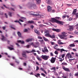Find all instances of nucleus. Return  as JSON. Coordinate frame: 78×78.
<instances>
[{
    "label": "nucleus",
    "mask_w": 78,
    "mask_h": 78,
    "mask_svg": "<svg viewBox=\"0 0 78 78\" xmlns=\"http://www.w3.org/2000/svg\"><path fill=\"white\" fill-rule=\"evenodd\" d=\"M36 58L38 59V60L39 61H42V60L41 59V58H40V57L39 56L37 55L36 57Z\"/></svg>",
    "instance_id": "aec40b11"
},
{
    "label": "nucleus",
    "mask_w": 78,
    "mask_h": 78,
    "mask_svg": "<svg viewBox=\"0 0 78 78\" xmlns=\"http://www.w3.org/2000/svg\"><path fill=\"white\" fill-rule=\"evenodd\" d=\"M62 65H63L64 66H67V63L63 62L62 63Z\"/></svg>",
    "instance_id": "72a5a7b5"
},
{
    "label": "nucleus",
    "mask_w": 78,
    "mask_h": 78,
    "mask_svg": "<svg viewBox=\"0 0 78 78\" xmlns=\"http://www.w3.org/2000/svg\"><path fill=\"white\" fill-rule=\"evenodd\" d=\"M37 34H40V32L38 30L37 31L36 33Z\"/></svg>",
    "instance_id": "49530a36"
},
{
    "label": "nucleus",
    "mask_w": 78,
    "mask_h": 78,
    "mask_svg": "<svg viewBox=\"0 0 78 78\" xmlns=\"http://www.w3.org/2000/svg\"><path fill=\"white\" fill-rule=\"evenodd\" d=\"M39 42H41V44H42L44 42V40H39Z\"/></svg>",
    "instance_id": "ea45409f"
},
{
    "label": "nucleus",
    "mask_w": 78,
    "mask_h": 78,
    "mask_svg": "<svg viewBox=\"0 0 78 78\" xmlns=\"http://www.w3.org/2000/svg\"><path fill=\"white\" fill-rule=\"evenodd\" d=\"M37 4H39L41 3V0H36Z\"/></svg>",
    "instance_id": "c756f323"
},
{
    "label": "nucleus",
    "mask_w": 78,
    "mask_h": 78,
    "mask_svg": "<svg viewBox=\"0 0 78 78\" xmlns=\"http://www.w3.org/2000/svg\"><path fill=\"white\" fill-rule=\"evenodd\" d=\"M58 44L59 45H63L64 43L61 42V40H59L58 41Z\"/></svg>",
    "instance_id": "f3484780"
},
{
    "label": "nucleus",
    "mask_w": 78,
    "mask_h": 78,
    "mask_svg": "<svg viewBox=\"0 0 78 78\" xmlns=\"http://www.w3.org/2000/svg\"><path fill=\"white\" fill-rule=\"evenodd\" d=\"M2 28L3 30H5V29H6V27H2Z\"/></svg>",
    "instance_id": "864d4df0"
},
{
    "label": "nucleus",
    "mask_w": 78,
    "mask_h": 78,
    "mask_svg": "<svg viewBox=\"0 0 78 78\" xmlns=\"http://www.w3.org/2000/svg\"><path fill=\"white\" fill-rule=\"evenodd\" d=\"M23 64L24 66H27V63H23Z\"/></svg>",
    "instance_id": "338daca9"
},
{
    "label": "nucleus",
    "mask_w": 78,
    "mask_h": 78,
    "mask_svg": "<svg viewBox=\"0 0 78 78\" xmlns=\"http://www.w3.org/2000/svg\"><path fill=\"white\" fill-rule=\"evenodd\" d=\"M56 59V58H54L53 57H52L50 61L51 63H55Z\"/></svg>",
    "instance_id": "9d476101"
},
{
    "label": "nucleus",
    "mask_w": 78,
    "mask_h": 78,
    "mask_svg": "<svg viewBox=\"0 0 78 78\" xmlns=\"http://www.w3.org/2000/svg\"><path fill=\"white\" fill-rule=\"evenodd\" d=\"M58 45L56 44L54 45V46L53 48H54V49L56 50L57 49V48H58Z\"/></svg>",
    "instance_id": "393cba45"
},
{
    "label": "nucleus",
    "mask_w": 78,
    "mask_h": 78,
    "mask_svg": "<svg viewBox=\"0 0 78 78\" xmlns=\"http://www.w3.org/2000/svg\"><path fill=\"white\" fill-rule=\"evenodd\" d=\"M18 42H19V43H21L22 44H25V42L23 41H21V40H19L17 41Z\"/></svg>",
    "instance_id": "a211bd4d"
},
{
    "label": "nucleus",
    "mask_w": 78,
    "mask_h": 78,
    "mask_svg": "<svg viewBox=\"0 0 78 78\" xmlns=\"http://www.w3.org/2000/svg\"><path fill=\"white\" fill-rule=\"evenodd\" d=\"M28 23H34V21L33 20L29 21L28 22Z\"/></svg>",
    "instance_id": "cd10ccee"
},
{
    "label": "nucleus",
    "mask_w": 78,
    "mask_h": 78,
    "mask_svg": "<svg viewBox=\"0 0 78 78\" xmlns=\"http://www.w3.org/2000/svg\"><path fill=\"white\" fill-rule=\"evenodd\" d=\"M39 69V67L38 66H37L36 69L37 71V70H38Z\"/></svg>",
    "instance_id": "c03bdc74"
},
{
    "label": "nucleus",
    "mask_w": 78,
    "mask_h": 78,
    "mask_svg": "<svg viewBox=\"0 0 78 78\" xmlns=\"http://www.w3.org/2000/svg\"><path fill=\"white\" fill-rule=\"evenodd\" d=\"M31 15H32V16H36L37 17V16H38L39 17H41V18H43L44 17V16L43 15H40L39 14H34L33 13H31Z\"/></svg>",
    "instance_id": "423d86ee"
},
{
    "label": "nucleus",
    "mask_w": 78,
    "mask_h": 78,
    "mask_svg": "<svg viewBox=\"0 0 78 78\" xmlns=\"http://www.w3.org/2000/svg\"><path fill=\"white\" fill-rule=\"evenodd\" d=\"M41 75H42V76H44V77H45L46 76L45 74H44V73H41Z\"/></svg>",
    "instance_id": "58836bf2"
},
{
    "label": "nucleus",
    "mask_w": 78,
    "mask_h": 78,
    "mask_svg": "<svg viewBox=\"0 0 78 78\" xmlns=\"http://www.w3.org/2000/svg\"><path fill=\"white\" fill-rule=\"evenodd\" d=\"M40 58L43 59H44L45 61H46V60H48V58H50L49 56H47V55H42L41 57Z\"/></svg>",
    "instance_id": "7ed1b4c3"
},
{
    "label": "nucleus",
    "mask_w": 78,
    "mask_h": 78,
    "mask_svg": "<svg viewBox=\"0 0 78 78\" xmlns=\"http://www.w3.org/2000/svg\"><path fill=\"white\" fill-rule=\"evenodd\" d=\"M60 37V39H64V36H67V35H60L59 36Z\"/></svg>",
    "instance_id": "6ab92c4d"
},
{
    "label": "nucleus",
    "mask_w": 78,
    "mask_h": 78,
    "mask_svg": "<svg viewBox=\"0 0 78 78\" xmlns=\"http://www.w3.org/2000/svg\"><path fill=\"white\" fill-rule=\"evenodd\" d=\"M62 34L63 35H65V34H67V33L65 32H62Z\"/></svg>",
    "instance_id": "79ce46f5"
},
{
    "label": "nucleus",
    "mask_w": 78,
    "mask_h": 78,
    "mask_svg": "<svg viewBox=\"0 0 78 78\" xmlns=\"http://www.w3.org/2000/svg\"><path fill=\"white\" fill-rule=\"evenodd\" d=\"M43 39L44 40V41H48V39L45 37L43 36Z\"/></svg>",
    "instance_id": "2f4dec72"
},
{
    "label": "nucleus",
    "mask_w": 78,
    "mask_h": 78,
    "mask_svg": "<svg viewBox=\"0 0 78 78\" xmlns=\"http://www.w3.org/2000/svg\"><path fill=\"white\" fill-rule=\"evenodd\" d=\"M39 26L40 27H43V26L45 27V25H44L43 24H39Z\"/></svg>",
    "instance_id": "f704fd0d"
},
{
    "label": "nucleus",
    "mask_w": 78,
    "mask_h": 78,
    "mask_svg": "<svg viewBox=\"0 0 78 78\" xmlns=\"http://www.w3.org/2000/svg\"><path fill=\"white\" fill-rule=\"evenodd\" d=\"M52 30L53 31H56L57 32H59L60 31L59 29H55V28L52 29Z\"/></svg>",
    "instance_id": "dca6fc26"
},
{
    "label": "nucleus",
    "mask_w": 78,
    "mask_h": 78,
    "mask_svg": "<svg viewBox=\"0 0 78 78\" xmlns=\"http://www.w3.org/2000/svg\"><path fill=\"white\" fill-rule=\"evenodd\" d=\"M50 32V31L49 30H45L44 31V33L45 34H47V33H49Z\"/></svg>",
    "instance_id": "bb28decb"
},
{
    "label": "nucleus",
    "mask_w": 78,
    "mask_h": 78,
    "mask_svg": "<svg viewBox=\"0 0 78 78\" xmlns=\"http://www.w3.org/2000/svg\"><path fill=\"white\" fill-rule=\"evenodd\" d=\"M9 14L10 17L12 16V13L10 12L9 13Z\"/></svg>",
    "instance_id": "a18cd8bd"
},
{
    "label": "nucleus",
    "mask_w": 78,
    "mask_h": 78,
    "mask_svg": "<svg viewBox=\"0 0 78 78\" xmlns=\"http://www.w3.org/2000/svg\"><path fill=\"white\" fill-rule=\"evenodd\" d=\"M47 3L48 5H50L51 3V1L50 0H48V2H47Z\"/></svg>",
    "instance_id": "473e14b6"
},
{
    "label": "nucleus",
    "mask_w": 78,
    "mask_h": 78,
    "mask_svg": "<svg viewBox=\"0 0 78 78\" xmlns=\"http://www.w3.org/2000/svg\"><path fill=\"white\" fill-rule=\"evenodd\" d=\"M75 76H78V73H77L75 74Z\"/></svg>",
    "instance_id": "774afa93"
},
{
    "label": "nucleus",
    "mask_w": 78,
    "mask_h": 78,
    "mask_svg": "<svg viewBox=\"0 0 78 78\" xmlns=\"http://www.w3.org/2000/svg\"><path fill=\"white\" fill-rule=\"evenodd\" d=\"M44 50H42V51L43 53H45V52H47V53H48V50H47V47H44Z\"/></svg>",
    "instance_id": "f8f14e48"
},
{
    "label": "nucleus",
    "mask_w": 78,
    "mask_h": 78,
    "mask_svg": "<svg viewBox=\"0 0 78 78\" xmlns=\"http://www.w3.org/2000/svg\"><path fill=\"white\" fill-rule=\"evenodd\" d=\"M1 37L2 38H1V39L2 41H6L7 39H6V38L3 35H1Z\"/></svg>",
    "instance_id": "6e6552de"
},
{
    "label": "nucleus",
    "mask_w": 78,
    "mask_h": 78,
    "mask_svg": "<svg viewBox=\"0 0 78 78\" xmlns=\"http://www.w3.org/2000/svg\"><path fill=\"white\" fill-rule=\"evenodd\" d=\"M37 30L36 29H34V31L35 33L37 32Z\"/></svg>",
    "instance_id": "052dcab7"
},
{
    "label": "nucleus",
    "mask_w": 78,
    "mask_h": 78,
    "mask_svg": "<svg viewBox=\"0 0 78 78\" xmlns=\"http://www.w3.org/2000/svg\"><path fill=\"white\" fill-rule=\"evenodd\" d=\"M31 53V52L28 51H26V52L25 51H23V53H22V56L23 57H24V58H26V59H27V55H26V53Z\"/></svg>",
    "instance_id": "20e7f679"
},
{
    "label": "nucleus",
    "mask_w": 78,
    "mask_h": 78,
    "mask_svg": "<svg viewBox=\"0 0 78 78\" xmlns=\"http://www.w3.org/2000/svg\"><path fill=\"white\" fill-rule=\"evenodd\" d=\"M56 50L57 51H61V49H60L59 48H57Z\"/></svg>",
    "instance_id": "0e129e2a"
},
{
    "label": "nucleus",
    "mask_w": 78,
    "mask_h": 78,
    "mask_svg": "<svg viewBox=\"0 0 78 78\" xmlns=\"http://www.w3.org/2000/svg\"><path fill=\"white\" fill-rule=\"evenodd\" d=\"M65 57V54H63L62 55V57L63 58H64Z\"/></svg>",
    "instance_id": "3c124183"
},
{
    "label": "nucleus",
    "mask_w": 78,
    "mask_h": 78,
    "mask_svg": "<svg viewBox=\"0 0 78 78\" xmlns=\"http://www.w3.org/2000/svg\"><path fill=\"white\" fill-rule=\"evenodd\" d=\"M63 39H65L66 40V39H67V37H66V36H64V37L63 38Z\"/></svg>",
    "instance_id": "4d7b16f0"
},
{
    "label": "nucleus",
    "mask_w": 78,
    "mask_h": 78,
    "mask_svg": "<svg viewBox=\"0 0 78 78\" xmlns=\"http://www.w3.org/2000/svg\"><path fill=\"white\" fill-rule=\"evenodd\" d=\"M3 6H4V7L5 8H6V9H9L10 10H12V11H15V10H14V9L11 7L10 8H9L8 7L6 6V5H3Z\"/></svg>",
    "instance_id": "1a4fd4ad"
},
{
    "label": "nucleus",
    "mask_w": 78,
    "mask_h": 78,
    "mask_svg": "<svg viewBox=\"0 0 78 78\" xmlns=\"http://www.w3.org/2000/svg\"><path fill=\"white\" fill-rule=\"evenodd\" d=\"M17 34L19 37H20L21 36V33H20V32L19 31H18L17 32Z\"/></svg>",
    "instance_id": "4be33fe9"
},
{
    "label": "nucleus",
    "mask_w": 78,
    "mask_h": 78,
    "mask_svg": "<svg viewBox=\"0 0 78 78\" xmlns=\"http://www.w3.org/2000/svg\"><path fill=\"white\" fill-rule=\"evenodd\" d=\"M16 45L18 46V47H20V45H19V44L17 43H16Z\"/></svg>",
    "instance_id": "680f3d73"
},
{
    "label": "nucleus",
    "mask_w": 78,
    "mask_h": 78,
    "mask_svg": "<svg viewBox=\"0 0 78 78\" xmlns=\"http://www.w3.org/2000/svg\"><path fill=\"white\" fill-rule=\"evenodd\" d=\"M59 59H60L59 61H60V62H62V61H63L64 60V59H62V58H59Z\"/></svg>",
    "instance_id": "c9c22d12"
},
{
    "label": "nucleus",
    "mask_w": 78,
    "mask_h": 78,
    "mask_svg": "<svg viewBox=\"0 0 78 78\" xmlns=\"http://www.w3.org/2000/svg\"><path fill=\"white\" fill-rule=\"evenodd\" d=\"M30 8H33L35 9L36 8V5L34 4H32L30 5Z\"/></svg>",
    "instance_id": "2eb2a0df"
},
{
    "label": "nucleus",
    "mask_w": 78,
    "mask_h": 78,
    "mask_svg": "<svg viewBox=\"0 0 78 78\" xmlns=\"http://www.w3.org/2000/svg\"><path fill=\"white\" fill-rule=\"evenodd\" d=\"M40 70H42L43 72H44V68H42V67H41L40 68Z\"/></svg>",
    "instance_id": "37998d69"
},
{
    "label": "nucleus",
    "mask_w": 78,
    "mask_h": 78,
    "mask_svg": "<svg viewBox=\"0 0 78 78\" xmlns=\"http://www.w3.org/2000/svg\"><path fill=\"white\" fill-rule=\"evenodd\" d=\"M69 29H67L68 31H73V26H69Z\"/></svg>",
    "instance_id": "0eeeda50"
},
{
    "label": "nucleus",
    "mask_w": 78,
    "mask_h": 78,
    "mask_svg": "<svg viewBox=\"0 0 78 78\" xmlns=\"http://www.w3.org/2000/svg\"><path fill=\"white\" fill-rule=\"evenodd\" d=\"M62 69L66 72H70V70L69 68H66L64 66L62 67Z\"/></svg>",
    "instance_id": "ddd939ff"
},
{
    "label": "nucleus",
    "mask_w": 78,
    "mask_h": 78,
    "mask_svg": "<svg viewBox=\"0 0 78 78\" xmlns=\"http://www.w3.org/2000/svg\"><path fill=\"white\" fill-rule=\"evenodd\" d=\"M69 75L70 76H73V75L72 74V73H69Z\"/></svg>",
    "instance_id": "bf43d9fd"
},
{
    "label": "nucleus",
    "mask_w": 78,
    "mask_h": 78,
    "mask_svg": "<svg viewBox=\"0 0 78 78\" xmlns=\"http://www.w3.org/2000/svg\"><path fill=\"white\" fill-rule=\"evenodd\" d=\"M55 55H58V51H55Z\"/></svg>",
    "instance_id": "09e8293b"
},
{
    "label": "nucleus",
    "mask_w": 78,
    "mask_h": 78,
    "mask_svg": "<svg viewBox=\"0 0 78 78\" xmlns=\"http://www.w3.org/2000/svg\"><path fill=\"white\" fill-rule=\"evenodd\" d=\"M24 32H27L28 31V30L27 29H24V30H23Z\"/></svg>",
    "instance_id": "de8ad7c7"
},
{
    "label": "nucleus",
    "mask_w": 78,
    "mask_h": 78,
    "mask_svg": "<svg viewBox=\"0 0 78 78\" xmlns=\"http://www.w3.org/2000/svg\"><path fill=\"white\" fill-rule=\"evenodd\" d=\"M26 41L27 42H31L32 41V39H29L27 40Z\"/></svg>",
    "instance_id": "b1692460"
},
{
    "label": "nucleus",
    "mask_w": 78,
    "mask_h": 78,
    "mask_svg": "<svg viewBox=\"0 0 78 78\" xmlns=\"http://www.w3.org/2000/svg\"><path fill=\"white\" fill-rule=\"evenodd\" d=\"M48 11V12H50L51 11V7L49 5H48L47 6Z\"/></svg>",
    "instance_id": "4468645a"
},
{
    "label": "nucleus",
    "mask_w": 78,
    "mask_h": 78,
    "mask_svg": "<svg viewBox=\"0 0 78 78\" xmlns=\"http://www.w3.org/2000/svg\"><path fill=\"white\" fill-rule=\"evenodd\" d=\"M75 55L76 56H77V57H78V54L76 52V53H75Z\"/></svg>",
    "instance_id": "e2e57ef3"
},
{
    "label": "nucleus",
    "mask_w": 78,
    "mask_h": 78,
    "mask_svg": "<svg viewBox=\"0 0 78 78\" xmlns=\"http://www.w3.org/2000/svg\"><path fill=\"white\" fill-rule=\"evenodd\" d=\"M76 9H74V10L73 11L72 14L73 15H75V14H76Z\"/></svg>",
    "instance_id": "412c9836"
},
{
    "label": "nucleus",
    "mask_w": 78,
    "mask_h": 78,
    "mask_svg": "<svg viewBox=\"0 0 78 78\" xmlns=\"http://www.w3.org/2000/svg\"><path fill=\"white\" fill-rule=\"evenodd\" d=\"M51 70H54V71H56V68L55 67L52 68L51 69Z\"/></svg>",
    "instance_id": "e433bc0d"
},
{
    "label": "nucleus",
    "mask_w": 78,
    "mask_h": 78,
    "mask_svg": "<svg viewBox=\"0 0 78 78\" xmlns=\"http://www.w3.org/2000/svg\"><path fill=\"white\" fill-rule=\"evenodd\" d=\"M8 48L9 50H14V49L13 48H11L10 47L8 46Z\"/></svg>",
    "instance_id": "a878e982"
},
{
    "label": "nucleus",
    "mask_w": 78,
    "mask_h": 78,
    "mask_svg": "<svg viewBox=\"0 0 78 78\" xmlns=\"http://www.w3.org/2000/svg\"><path fill=\"white\" fill-rule=\"evenodd\" d=\"M62 51H66V52H67V51H68L66 50H64V49H61V52L62 53Z\"/></svg>",
    "instance_id": "5701e85b"
},
{
    "label": "nucleus",
    "mask_w": 78,
    "mask_h": 78,
    "mask_svg": "<svg viewBox=\"0 0 78 78\" xmlns=\"http://www.w3.org/2000/svg\"><path fill=\"white\" fill-rule=\"evenodd\" d=\"M66 5H67L68 6H70L72 5V4H66Z\"/></svg>",
    "instance_id": "603ef678"
},
{
    "label": "nucleus",
    "mask_w": 78,
    "mask_h": 78,
    "mask_svg": "<svg viewBox=\"0 0 78 78\" xmlns=\"http://www.w3.org/2000/svg\"><path fill=\"white\" fill-rule=\"evenodd\" d=\"M10 27H11V28H12L13 30H16V28H14V27H12V26H11Z\"/></svg>",
    "instance_id": "5fc2aeb1"
},
{
    "label": "nucleus",
    "mask_w": 78,
    "mask_h": 78,
    "mask_svg": "<svg viewBox=\"0 0 78 78\" xmlns=\"http://www.w3.org/2000/svg\"><path fill=\"white\" fill-rule=\"evenodd\" d=\"M75 14L76 15V17H78V13H77Z\"/></svg>",
    "instance_id": "6e6d98bb"
},
{
    "label": "nucleus",
    "mask_w": 78,
    "mask_h": 78,
    "mask_svg": "<svg viewBox=\"0 0 78 78\" xmlns=\"http://www.w3.org/2000/svg\"><path fill=\"white\" fill-rule=\"evenodd\" d=\"M37 38L38 39H42V37L40 36H38Z\"/></svg>",
    "instance_id": "a19ab883"
},
{
    "label": "nucleus",
    "mask_w": 78,
    "mask_h": 78,
    "mask_svg": "<svg viewBox=\"0 0 78 78\" xmlns=\"http://www.w3.org/2000/svg\"><path fill=\"white\" fill-rule=\"evenodd\" d=\"M44 36H46V37H50L52 39L55 38V34H53L51 36L50 35V33H48L45 34Z\"/></svg>",
    "instance_id": "f03ea898"
},
{
    "label": "nucleus",
    "mask_w": 78,
    "mask_h": 78,
    "mask_svg": "<svg viewBox=\"0 0 78 78\" xmlns=\"http://www.w3.org/2000/svg\"><path fill=\"white\" fill-rule=\"evenodd\" d=\"M20 18L21 19L23 20H26V18L23 17H21Z\"/></svg>",
    "instance_id": "4c0bfd02"
},
{
    "label": "nucleus",
    "mask_w": 78,
    "mask_h": 78,
    "mask_svg": "<svg viewBox=\"0 0 78 78\" xmlns=\"http://www.w3.org/2000/svg\"><path fill=\"white\" fill-rule=\"evenodd\" d=\"M36 51L35 50L33 49L30 52L31 53H33V52H36Z\"/></svg>",
    "instance_id": "8fccbe9b"
},
{
    "label": "nucleus",
    "mask_w": 78,
    "mask_h": 78,
    "mask_svg": "<svg viewBox=\"0 0 78 78\" xmlns=\"http://www.w3.org/2000/svg\"><path fill=\"white\" fill-rule=\"evenodd\" d=\"M66 57H68V59H69V61L70 62L71 61H73V60H74V59H70V58H73L72 56V55H71V54L70 53H68L67 54V55H66Z\"/></svg>",
    "instance_id": "39448f33"
},
{
    "label": "nucleus",
    "mask_w": 78,
    "mask_h": 78,
    "mask_svg": "<svg viewBox=\"0 0 78 78\" xmlns=\"http://www.w3.org/2000/svg\"><path fill=\"white\" fill-rule=\"evenodd\" d=\"M19 21H20V22H23V21L21 20V19H20Z\"/></svg>",
    "instance_id": "13d9d810"
},
{
    "label": "nucleus",
    "mask_w": 78,
    "mask_h": 78,
    "mask_svg": "<svg viewBox=\"0 0 78 78\" xmlns=\"http://www.w3.org/2000/svg\"><path fill=\"white\" fill-rule=\"evenodd\" d=\"M52 72H54V75H56V76H58V74L57 73V72H56L55 71H53Z\"/></svg>",
    "instance_id": "c85d7f7f"
},
{
    "label": "nucleus",
    "mask_w": 78,
    "mask_h": 78,
    "mask_svg": "<svg viewBox=\"0 0 78 78\" xmlns=\"http://www.w3.org/2000/svg\"><path fill=\"white\" fill-rule=\"evenodd\" d=\"M61 19V17H56L55 18H51V21H52V22H55V23H57L61 24V25H64V22L59 21Z\"/></svg>",
    "instance_id": "f257e3e1"
},
{
    "label": "nucleus",
    "mask_w": 78,
    "mask_h": 78,
    "mask_svg": "<svg viewBox=\"0 0 78 78\" xmlns=\"http://www.w3.org/2000/svg\"><path fill=\"white\" fill-rule=\"evenodd\" d=\"M51 43L52 45H54V44H55V43H54V42H51Z\"/></svg>",
    "instance_id": "69168bd1"
},
{
    "label": "nucleus",
    "mask_w": 78,
    "mask_h": 78,
    "mask_svg": "<svg viewBox=\"0 0 78 78\" xmlns=\"http://www.w3.org/2000/svg\"><path fill=\"white\" fill-rule=\"evenodd\" d=\"M69 47H75V45L74 44H70L69 45Z\"/></svg>",
    "instance_id": "7c9ffc66"
},
{
    "label": "nucleus",
    "mask_w": 78,
    "mask_h": 78,
    "mask_svg": "<svg viewBox=\"0 0 78 78\" xmlns=\"http://www.w3.org/2000/svg\"><path fill=\"white\" fill-rule=\"evenodd\" d=\"M39 46V42H36L35 44L34 45V47L35 48H37Z\"/></svg>",
    "instance_id": "9b49d317"
}]
</instances>
